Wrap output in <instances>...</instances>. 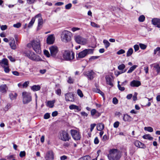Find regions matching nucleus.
Listing matches in <instances>:
<instances>
[{
    "instance_id": "1",
    "label": "nucleus",
    "mask_w": 160,
    "mask_h": 160,
    "mask_svg": "<svg viewBox=\"0 0 160 160\" xmlns=\"http://www.w3.org/2000/svg\"><path fill=\"white\" fill-rule=\"evenodd\" d=\"M121 156V152L120 151L115 148L110 149L108 155L109 160H119Z\"/></svg>"
},
{
    "instance_id": "2",
    "label": "nucleus",
    "mask_w": 160,
    "mask_h": 160,
    "mask_svg": "<svg viewBox=\"0 0 160 160\" xmlns=\"http://www.w3.org/2000/svg\"><path fill=\"white\" fill-rule=\"evenodd\" d=\"M71 33L68 31L65 30L62 32L61 38L62 41L65 42L70 41L71 40Z\"/></svg>"
},
{
    "instance_id": "3",
    "label": "nucleus",
    "mask_w": 160,
    "mask_h": 160,
    "mask_svg": "<svg viewBox=\"0 0 160 160\" xmlns=\"http://www.w3.org/2000/svg\"><path fill=\"white\" fill-rule=\"evenodd\" d=\"M62 57L64 60L71 61L74 58V53L72 52L65 51L63 53Z\"/></svg>"
},
{
    "instance_id": "4",
    "label": "nucleus",
    "mask_w": 160,
    "mask_h": 160,
    "mask_svg": "<svg viewBox=\"0 0 160 160\" xmlns=\"http://www.w3.org/2000/svg\"><path fill=\"white\" fill-rule=\"evenodd\" d=\"M32 46L34 50L37 53H40L41 50L39 40L32 41Z\"/></svg>"
},
{
    "instance_id": "5",
    "label": "nucleus",
    "mask_w": 160,
    "mask_h": 160,
    "mask_svg": "<svg viewBox=\"0 0 160 160\" xmlns=\"http://www.w3.org/2000/svg\"><path fill=\"white\" fill-rule=\"evenodd\" d=\"M93 53V50L92 49H85L83 51L79 52L78 54V56L77 58L78 59L79 58H83L85 57L87 55L92 53Z\"/></svg>"
},
{
    "instance_id": "6",
    "label": "nucleus",
    "mask_w": 160,
    "mask_h": 160,
    "mask_svg": "<svg viewBox=\"0 0 160 160\" xmlns=\"http://www.w3.org/2000/svg\"><path fill=\"white\" fill-rule=\"evenodd\" d=\"M49 50L51 56L53 58L56 57L58 51V47L55 46H52L49 48Z\"/></svg>"
},
{
    "instance_id": "7",
    "label": "nucleus",
    "mask_w": 160,
    "mask_h": 160,
    "mask_svg": "<svg viewBox=\"0 0 160 160\" xmlns=\"http://www.w3.org/2000/svg\"><path fill=\"white\" fill-rule=\"evenodd\" d=\"M22 102L24 104H27L30 101V94L29 92H24L22 93Z\"/></svg>"
},
{
    "instance_id": "8",
    "label": "nucleus",
    "mask_w": 160,
    "mask_h": 160,
    "mask_svg": "<svg viewBox=\"0 0 160 160\" xmlns=\"http://www.w3.org/2000/svg\"><path fill=\"white\" fill-rule=\"evenodd\" d=\"M74 39L76 42L79 44L83 45L87 42L86 40L79 35L75 36Z\"/></svg>"
},
{
    "instance_id": "9",
    "label": "nucleus",
    "mask_w": 160,
    "mask_h": 160,
    "mask_svg": "<svg viewBox=\"0 0 160 160\" xmlns=\"http://www.w3.org/2000/svg\"><path fill=\"white\" fill-rule=\"evenodd\" d=\"M71 134L73 138L76 140H80L81 135L78 131L77 130L71 129L70 130Z\"/></svg>"
},
{
    "instance_id": "10",
    "label": "nucleus",
    "mask_w": 160,
    "mask_h": 160,
    "mask_svg": "<svg viewBox=\"0 0 160 160\" xmlns=\"http://www.w3.org/2000/svg\"><path fill=\"white\" fill-rule=\"evenodd\" d=\"M60 138L61 140L64 141H68L70 139L68 132L65 131H62L60 132Z\"/></svg>"
},
{
    "instance_id": "11",
    "label": "nucleus",
    "mask_w": 160,
    "mask_h": 160,
    "mask_svg": "<svg viewBox=\"0 0 160 160\" xmlns=\"http://www.w3.org/2000/svg\"><path fill=\"white\" fill-rule=\"evenodd\" d=\"M35 18H38V26L37 30H40L42 27L43 24V19L41 17V14L39 13L35 16Z\"/></svg>"
},
{
    "instance_id": "12",
    "label": "nucleus",
    "mask_w": 160,
    "mask_h": 160,
    "mask_svg": "<svg viewBox=\"0 0 160 160\" xmlns=\"http://www.w3.org/2000/svg\"><path fill=\"white\" fill-rule=\"evenodd\" d=\"M46 160H53L54 159V154L52 150L48 151L45 156Z\"/></svg>"
},
{
    "instance_id": "13",
    "label": "nucleus",
    "mask_w": 160,
    "mask_h": 160,
    "mask_svg": "<svg viewBox=\"0 0 160 160\" xmlns=\"http://www.w3.org/2000/svg\"><path fill=\"white\" fill-rule=\"evenodd\" d=\"M31 60L35 62L42 61V59L38 55H37L34 53L33 52L32 53L31 52Z\"/></svg>"
},
{
    "instance_id": "14",
    "label": "nucleus",
    "mask_w": 160,
    "mask_h": 160,
    "mask_svg": "<svg viewBox=\"0 0 160 160\" xmlns=\"http://www.w3.org/2000/svg\"><path fill=\"white\" fill-rule=\"evenodd\" d=\"M95 73L93 71H88L86 72H84L83 74L84 75L88 77L90 80H92L93 78V75Z\"/></svg>"
},
{
    "instance_id": "15",
    "label": "nucleus",
    "mask_w": 160,
    "mask_h": 160,
    "mask_svg": "<svg viewBox=\"0 0 160 160\" xmlns=\"http://www.w3.org/2000/svg\"><path fill=\"white\" fill-rule=\"evenodd\" d=\"M65 99L67 101H74V100L73 94L70 92L66 94H65Z\"/></svg>"
},
{
    "instance_id": "16",
    "label": "nucleus",
    "mask_w": 160,
    "mask_h": 160,
    "mask_svg": "<svg viewBox=\"0 0 160 160\" xmlns=\"http://www.w3.org/2000/svg\"><path fill=\"white\" fill-rule=\"evenodd\" d=\"M55 41V37L53 34H51L48 36L47 39V43L49 44L53 43Z\"/></svg>"
},
{
    "instance_id": "17",
    "label": "nucleus",
    "mask_w": 160,
    "mask_h": 160,
    "mask_svg": "<svg viewBox=\"0 0 160 160\" xmlns=\"http://www.w3.org/2000/svg\"><path fill=\"white\" fill-rule=\"evenodd\" d=\"M153 25L158 28H160V19L158 18H154L151 21Z\"/></svg>"
},
{
    "instance_id": "18",
    "label": "nucleus",
    "mask_w": 160,
    "mask_h": 160,
    "mask_svg": "<svg viewBox=\"0 0 160 160\" xmlns=\"http://www.w3.org/2000/svg\"><path fill=\"white\" fill-rule=\"evenodd\" d=\"M30 44L28 43L27 46V48H25V50L24 52V54L25 56L28 57L29 58H30Z\"/></svg>"
},
{
    "instance_id": "19",
    "label": "nucleus",
    "mask_w": 160,
    "mask_h": 160,
    "mask_svg": "<svg viewBox=\"0 0 160 160\" xmlns=\"http://www.w3.org/2000/svg\"><path fill=\"white\" fill-rule=\"evenodd\" d=\"M134 144L136 147L139 148H145L144 144L138 140L135 141L134 142Z\"/></svg>"
},
{
    "instance_id": "20",
    "label": "nucleus",
    "mask_w": 160,
    "mask_h": 160,
    "mask_svg": "<svg viewBox=\"0 0 160 160\" xmlns=\"http://www.w3.org/2000/svg\"><path fill=\"white\" fill-rule=\"evenodd\" d=\"M69 108L70 110H75V112H78L81 110V108L78 106L74 104H71L69 106Z\"/></svg>"
},
{
    "instance_id": "21",
    "label": "nucleus",
    "mask_w": 160,
    "mask_h": 160,
    "mask_svg": "<svg viewBox=\"0 0 160 160\" xmlns=\"http://www.w3.org/2000/svg\"><path fill=\"white\" fill-rule=\"evenodd\" d=\"M141 85L140 81L138 80H133L130 83V85L132 87H138Z\"/></svg>"
},
{
    "instance_id": "22",
    "label": "nucleus",
    "mask_w": 160,
    "mask_h": 160,
    "mask_svg": "<svg viewBox=\"0 0 160 160\" xmlns=\"http://www.w3.org/2000/svg\"><path fill=\"white\" fill-rule=\"evenodd\" d=\"M107 84L109 85L112 86H113L112 81L113 78L112 77H111L109 76H107L105 77Z\"/></svg>"
},
{
    "instance_id": "23",
    "label": "nucleus",
    "mask_w": 160,
    "mask_h": 160,
    "mask_svg": "<svg viewBox=\"0 0 160 160\" xmlns=\"http://www.w3.org/2000/svg\"><path fill=\"white\" fill-rule=\"evenodd\" d=\"M8 90V87L6 84H2L0 86V92L3 93H6Z\"/></svg>"
},
{
    "instance_id": "24",
    "label": "nucleus",
    "mask_w": 160,
    "mask_h": 160,
    "mask_svg": "<svg viewBox=\"0 0 160 160\" xmlns=\"http://www.w3.org/2000/svg\"><path fill=\"white\" fill-rule=\"evenodd\" d=\"M9 44L12 49L15 50L16 49L17 47L14 38H12L11 39Z\"/></svg>"
},
{
    "instance_id": "25",
    "label": "nucleus",
    "mask_w": 160,
    "mask_h": 160,
    "mask_svg": "<svg viewBox=\"0 0 160 160\" xmlns=\"http://www.w3.org/2000/svg\"><path fill=\"white\" fill-rule=\"evenodd\" d=\"M0 64L2 67L8 66V61L6 58H3L0 62Z\"/></svg>"
},
{
    "instance_id": "26",
    "label": "nucleus",
    "mask_w": 160,
    "mask_h": 160,
    "mask_svg": "<svg viewBox=\"0 0 160 160\" xmlns=\"http://www.w3.org/2000/svg\"><path fill=\"white\" fill-rule=\"evenodd\" d=\"M41 88V87L39 85H34L32 86L31 89L34 92L39 91Z\"/></svg>"
},
{
    "instance_id": "27",
    "label": "nucleus",
    "mask_w": 160,
    "mask_h": 160,
    "mask_svg": "<svg viewBox=\"0 0 160 160\" xmlns=\"http://www.w3.org/2000/svg\"><path fill=\"white\" fill-rule=\"evenodd\" d=\"M55 102L54 100L49 101L47 102L46 105L47 107H49L50 108H52L54 106Z\"/></svg>"
},
{
    "instance_id": "28",
    "label": "nucleus",
    "mask_w": 160,
    "mask_h": 160,
    "mask_svg": "<svg viewBox=\"0 0 160 160\" xmlns=\"http://www.w3.org/2000/svg\"><path fill=\"white\" fill-rule=\"evenodd\" d=\"M153 66V68L156 69L158 73L160 72V67L158 64H154L151 65Z\"/></svg>"
},
{
    "instance_id": "29",
    "label": "nucleus",
    "mask_w": 160,
    "mask_h": 160,
    "mask_svg": "<svg viewBox=\"0 0 160 160\" xmlns=\"http://www.w3.org/2000/svg\"><path fill=\"white\" fill-rule=\"evenodd\" d=\"M131 117L128 114H124L123 116V120L125 122L129 121Z\"/></svg>"
},
{
    "instance_id": "30",
    "label": "nucleus",
    "mask_w": 160,
    "mask_h": 160,
    "mask_svg": "<svg viewBox=\"0 0 160 160\" xmlns=\"http://www.w3.org/2000/svg\"><path fill=\"white\" fill-rule=\"evenodd\" d=\"M97 129L98 131H101L104 128V125L102 123H100L98 124Z\"/></svg>"
},
{
    "instance_id": "31",
    "label": "nucleus",
    "mask_w": 160,
    "mask_h": 160,
    "mask_svg": "<svg viewBox=\"0 0 160 160\" xmlns=\"http://www.w3.org/2000/svg\"><path fill=\"white\" fill-rule=\"evenodd\" d=\"M17 96V94L15 93H11L9 94V98L12 100L16 99Z\"/></svg>"
},
{
    "instance_id": "32",
    "label": "nucleus",
    "mask_w": 160,
    "mask_h": 160,
    "mask_svg": "<svg viewBox=\"0 0 160 160\" xmlns=\"http://www.w3.org/2000/svg\"><path fill=\"white\" fill-rule=\"evenodd\" d=\"M154 55L157 54L158 56H160V47H157L154 50Z\"/></svg>"
},
{
    "instance_id": "33",
    "label": "nucleus",
    "mask_w": 160,
    "mask_h": 160,
    "mask_svg": "<svg viewBox=\"0 0 160 160\" xmlns=\"http://www.w3.org/2000/svg\"><path fill=\"white\" fill-rule=\"evenodd\" d=\"M142 138L144 139H148L149 140H152L153 138L150 134H145L143 136Z\"/></svg>"
},
{
    "instance_id": "34",
    "label": "nucleus",
    "mask_w": 160,
    "mask_h": 160,
    "mask_svg": "<svg viewBox=\"0 0 160 160\" xmlns=\"http://www.w3.org/2000/svg\"><path fill=\"white\" fill-rule=\"evenodd\" d=\"M138 67L137 65H134L131 67L127 72L128 73H131L132 72Z\"/></svg>"
},
{
    "instance_id": "35",
    "label": "nucleus",
    "mask_w": 160,
    "mask_h": 160,
    "mask_svg": "<svg viewBox=\"0 0 160 160\" xmlns=\"http://www.w3.org/2000/svg\"><path fill=\"white\" fill-rule=\"evenodd\" d=\"M103 42L105 48L107 49L109 46L110 43L107 40L105 39L103 40Z\"/></svg>"
},
{
    "instance_id": "36",
    "label": "nucleus",
    "mask_w": 160,
    "mask_h": 160,
    "mask_svg": "<svg viewBox=\"0 0 160 160\" xmlns=\"http://www.w3.org/2000/svg\"><path fill=\"white\" fill-rule=\"evenodd\" d=\"M133 50L132 48H129L127 52V56L128 57L130 56L133 53Z\"/></svg>"
},
{
    "instance_id": "37",
    "label": "nucleus",
    "mask_w": 160,
    "mask_h": 160,
    "mask_svg": "<svg viewBox=\"0 0 160 160\" xmlns=\"http://www.w3.org/2000/svg\"><path fill=\"white\" fill-rule=\"evenodd\" d=\"M144 129L150 132H152L153 131V129L150 127H145Z\"/></svg>"
},
{
    "instance_id": "38",
    "label": "nucleus",
    "mask_w": 160,
    "mask_h": 160,
    "mask_svg": "<svg viewBox=\"0 0 160 160\" xmlns=\"http://www.w3.org/2000/svg\"><path fill=\"white\" fill-rule=\"evenodd\" d=\"M90 159L91 157L89 155L84 156L79 159L80 160H90Z\"/></svg>"
},
{
    "instance_id": "39",
    "label": "nucleus",
    "mask_w": 160,
    "mask_h": 160,
    "mask_svg": "<svg viewBox=\"0 0 160 160\" xmlns=\"http://www.w3.org/2000/svg\"><path fill=\"white\" fill-rule=\"evenodd\" d=\"M145 19V17L143 15H141L138 18V20L140 22H142Z\"/></svg>"
},
{
    "instance_id": "40",
    "label": "nucleus",
    "mask_w": 160,
    "mask_h": 160,
    "mask_svg": "<svg viewBox=\"0 0 160 160\" xmlns=\"http://www.w3.org/2000/svg\"><path fill=\"white\" fill-rule=\"evenodd\" d=\"M2 68H4V71L5 72L8 73L9 72L10 69L9 68V66H5L4 67Z\"/></svg>"
},
{
    "instance_id": "41",
    "label": "nucleus",
    "mask_w": 160,
    "mask_h": 160,
    "mask_svg": "<svg viewBox=\"0 0 160 160\" xmlns=\"http://www.w3.org/2000/svg\"><path fill=\"white\" fill-rule=\"evenodd\" d=\"M125 67V65L123 64H122L119 65L118 67V69L119 70H122Z\"/></svg>"
},
{
    "instance_id": "42",
    "label": "nucleus",
    "mask_w": 160,
    "mask_h": 160,
    "mask_svg": "<svg viewBox=\"0 0 160 160\" xmlns=\"http://www.w3.org/2000/svg\"><path fill=\"white\" fill-rule=\"evenodd\" d=\"M119 82L118 81V89H119V90L122 91H124L125 89V88L123 87H121V85L119 84Z\"/></svg>"
},
{
    "instance_id": "43",
    "label": "nucleus",
    "mask_w": 160,
    "mask_h": 160,
    "mask_svg": "<svg viewBox=\"0 0 160 160\" xmlns=\"http://www.w3.org/2000/svg\"><path fill=\"white\" fill-rule=\"evenodd\" d=\"M29 81H26L23 84L22 88H26L29 85Z\"/></svg>"
},
{
    "instance_id": "44",
    "label": "nucleus",
    "mask_w": 160,
    "mask_h": 160,
    "mask_svg": "<svg viewBox=\"0 0 160 160\" xmlns=\"http://www.w3.org/2000/svg\"><path fill=\"white\" fill-rule=\"evenodd\" d=\"M77 93L78 96H79L80 97H82L83 96L82 91L80 89H78V90Z\"/></svg>"
},
{
    "instance_id": "45",
    "label": "nucleus",
    "mask_w": 160,
    "mask_h": 160,
    "mask_svg": "<svg viewBox=\"0 0 160 160\" xmlns=\"http://www.w3.org/2000/svg\"><path fill=\"white\" fill-rule=\"evenodd\" d=\"M44 55L47 57H49L51 56L50 54L49 53V52L46 50L44 51Z\"/></svg>"
},
{
    "instance_id": "46",
    "label": "nucleus",
    "mask_w": 160,
    "mask_h": 160,
    "mask_svg": "<svg viewBox=\"0 0 160 160\" xmlns=\"http://www.w3.org/2000/svg\"><path fill=\"white\" fill-rule=\"evenodd\" d=\"M139 45L140 48L144 50L147 47V45L143 44L140 43Z\"/></svg>"
},
{
    "instance_id": "47",
    "label": "nucleus",
    "mask_w": 160,
    "mask_h": 160,
    "mask_svg": "<svg viewBox=\"0 0 160 160\" xmlns=\"http://www.w3.org/2000/svg\"><path fill=\"white\" fill-rule=\"evenodd\" d=\"M21 26V24L20 22H18L16 24H14L13 25V27L14 28H19Z\"/></svg>"
},
{
    "instance_id": "48",
    "label": "nucleus",
    "mask_w": 160,
    "mask_h": 160,
    "mask_svg": "<svg viewBox=\"0 0 160 160\" xmlns=\"http://www.w3.org/2000/svg\"><path fill=\"white\" fill-rule=\"evenodd\" d=\"M67 82L69 83H73L74 82V79L71 77H69Z\"/></svg>"
},
{
    "instance_id": "49",
    "label": "nucleus",
    "mask_w": 160,
    "mask_h": 160,
    "mask_svg": "<svg viewBox=\"0 0 160 160\" xmlns=\"http://www.w3.org/2000/svg\"><path fill=\"white\" fill-rule=\"evenodd\" d=\"M125 52V51L123 49H121L118 51L117 52V54L118 55H120L124 53Z\"/></svg>"
},
{
    "instance_id": "50",
    "label": "nucleus",
    "mask_w": 160,
    "mask_h": 160,
    "mask_svg": "<svg viewBox=\"0 0 160 160\" xmlns=\"http://www.w3.org/2000/svg\"><path fill=\"white\" fill-rule=\"evenodd\" d=\"M120 123L118 121L115 122L113 124V127L115 128H117L118 127Z\"/></svg>"
},
{
    "instance_id": "51",
    "label": "nucleus",
    "mask_w": 160,
    "mask_h": 160,
    "mask_svg": "<svg viewBox=\"0 0 160 160\" xmlns=\"http://www.w3.org/2000/svg\"><path fill=\"white\" fill-rule=\"evenodd\" d=\"M61 90L60 89H58L55 90V92L57 94L60 96L61 94Z\"/></svg>"
},
{
    "instance_id": "52",
    "label": "nucleus",
    "mask_w": 160,
    "mask_h": 160,
    "mask_svg": "<svg viewBox=\"0 0 160 160\" xmlns=\"http://www.w3.org/2000/svg\"><path fill=\"white\" fill-rule=\"evenodd\" d=\"M72 6V4L69 3L68 4H67L65 6V8L66 9H69L71 8Z\"/></svg>"
},
{
    "instance_id": "53",
    "label": "nucleus",
    "mask_w": 160,
    "mask_h": 160,
    "mask_svg": "<svg viewBox=\"0 0 160 160\" xmlns=\"http://www.w3.org/2000/svg\"><path fill=\"white\" fill-rule=\"evenodd\" d=\"M91 25L93 27H95L96 28L100 27V26L98 25H97L95 23L93 22H91Z\"/></svg>"
},
{
    "instance_id": "54",
    "label": "nucleus",
    "mask_w": 160,
    "mask_h": 160,
    "mask_svg": "<svg viewBox=\"0 0 160 160\" xmlns=\"http://www.w3.org/2000/svg\"><path fill=\"white\" fill-rule=\"evenodd\" d=\"M50 117V114L48 113H46L44 116V118L45 119H48Z\"/></svg>"
},
{
    "instance_id": "55",
    "label": "nucleus",
    "mask_w": 160,
    "mask_h": 160,
    "mask_svg": "<svg viewBox=\"0 0 160 160\" xmlns=\"http://www.w3.org/2000/svg\"><path fill=\"white\" fill-rule=\"evenodd\" d=\"M97 111L95 109H92L91 112V115L92 116H94L97 112Z\"/></svg>"
},
{
    "instance_id": "56",
    "label": "nucleus",
    "mask_w": 160,
    "mask_h": 160,
    "mask_svg": "<svg viewBox=\"0 0 160 160\" xmlns=\"http://www.w3.org/2000/svg\"><path fill=\"white\" fill-rule=\"evenodd\" d=\"M118 100L116 98H113L112 102L114 104H116L118 103Z\"/></svg>"
},
{
    "instance_id": "57",
    "label": "nucleus",
    "mask_w": 160,
    "mask_h": 160,
    "mask_svg": "<svg viewBox=\"0 0 160 160\" xmlns=\"http://www.w3.org/2000/svg\"><path fill=\"white\" fill-rule=\"evenodd\" d=\"M11 107V104L10 103H8L7 104V106L5 107L4 109L6 111L8 110Z\"/></svg>"
},
{
    "instance_id": "58",
    "label": "nucleus",
    "mask_w": 160,
    "mask_h": 160,
    "mask_svg": "<svg viewBox=\"0 0 160 160\" xmlns=\"http://www.w3.org/2000/svg\"><path fill=\"white\" fill-rule=\"evenodd\" d=\"M96 126V124L95 123L92 124L90 125V131L92 132L94 128Z\"/></svg>"
},
{
    "instance_id": "59",
    "label": "nucleus",
    "mask_w": 160,
    "mask_h": 160,
    "mask_svg": "<svg viewBox=\"0 0 160 160\" xmlns=\"http://www.w3.org/2000/svg\"><path fill=\"white\" fill-rule=\"evenodd\" d=\"M25 155V152L24 151H21L19 154L20 157L22 158Z\"/></svg>"
},
{
    "instance_id": "60",
    "label": "nucleus",
    "mask_w": 160,
    "mask_h": 160,
    "mask_svg": "<svg viewBox=\"0 0 160 160\" xmlns=\"http://www.w3.org/2000/svg\"><path fill=\"white\" fill-rule=\"evenodd\" d=\"M134 48L135 52L138 51L139 49V46L138 45L136 44L134 45Z\"/></svg>"
},
{
    "instance_id": "61",
    "label": "nucleus",
    "mask_w": 160,
    "mask_h": 160,
    "mask_svg": "<svg viewBox=\"0 0 160 160\" xmlns=\"http://www.w3.org/2000/svg\"><path fill=\"white\" fill-rule=\"evenodd\" d=\"M99 140L97 137L95 138L94 140V143L95 144H97L99 143Z\"/></svg>"
},
{
    "instance_id": "62",
    "label": "nucleus",
    "mask_w": 160,
    "mask_h": 160,
    "mask_svg": "<svg viewBox=\"0 0 160 160\" xmlns=\"http://www.w3.org/2000/svg\"><path fill=\"white\" fill-rule=\"evenodd\" d=\"M7 28V26L6 25H2L1 27V29L2 30H5Z\"/></svg>"
},
{
    "instance_id": "63",
    "label": "nucleus",
    "mask_w": 160,
    "mask_h": 160,
    "mask_svg": "<svg viewBox=\"0 0 160 160\" xmlns=\"http://www.w3.org/2000/svg\"><path fill=\"white\" fill-rule=\"evenodd\" d=\"M35 18H35V17L32 18L31 20V26H32L33 24L34 23L35 20Z\"/></svg>"
},
{
    "instance_id": "64",
    "label": "nucleus",
    "mask_w": 160,
    "mask_h": 160,
    "mask_svg": "<svg viewBox=\"0 0 160 160\" xmlns=\"http://www.w3.org/2000/svg\"><path fill=\"white\" fill-rule=\"evenodd\" d=\"M67 158V156L65 155H63L61 156L60 157V160H65Z\"/></svg>"
}]
</instances>
